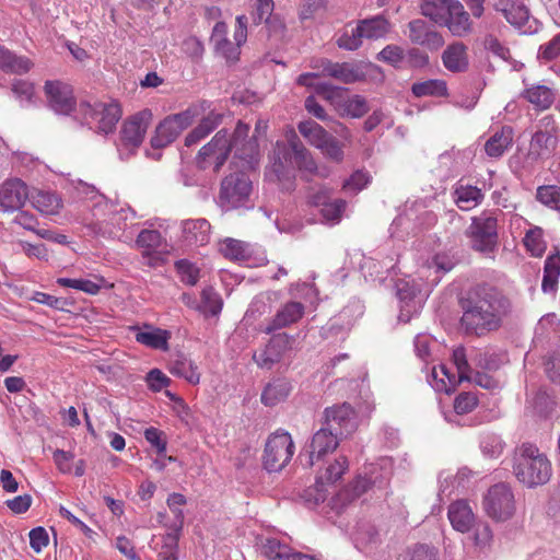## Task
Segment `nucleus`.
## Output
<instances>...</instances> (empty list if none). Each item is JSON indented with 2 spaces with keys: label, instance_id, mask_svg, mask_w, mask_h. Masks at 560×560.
<instances>
[{
  "label": "nucleus",
  "instance_id": "5",
  "mask_svg": "<svg viewBox=\"0 0 560 560\" xmlns=\"http://www.w3.org/2000/svg\"><path fill=\"white\" fill-rule=\"evenodd\" d=\"M513 472L528 488L545 485L551 477V464L540 450L529 442L515 448Z\"/></svg>",
  "mask_w": 560,
  "mask_h": 560
},
{
  "label": "nucleus",
  "instance_id": "53",
  "mask_svg": "<svg viewBox=\"0 0 560 560\" xmlns=\"http://www.w3.org/2000/svg\"><path fill=\"white\" fill-rule=\"evenodd\" d=\"M57 283L65 288H72L88 294L95 295L102 289L104 279L97 278L96 281H93L90 279L58 278Z\"/></svg>",
  "mask_w": 560,
  "mask_h": 560
},
{
  "label": "nucleus",
  "instance_id": "45",
  "mask_svg": "<svg viewBox=\"0 0 560 560\" xmlns=\"http://www.w3.org/2000/svg\"><path fill=\"white\" fill-rule=\"evenodd\" d=\"M349 463L346 456L337 457L332 463H329L316 476V483L318 487L335 483L339 480L345 471L348 469Z\"/></svg>",
  "mask_w": 560,
  "mask_h": 560
},
{
  "label": "nucleus",
  "instance_id": "31",
  "mask_svg": "<svg viewBox=\"0 0 560 560\" xmlns=\"http://www.w3.org/2000/svg\"><path fill=\"white\" fill-rule=\"evenodd\" d=\"M304 305L296 301L287 302L278 310L272 320L261 330L270 334L273 330L290 326L302 318L304 315Z\"/></svg>",
  "mask_w": 560,
  "mask_h": 560
},
{
  "label": "nucleus",
  "instance_id": "18",
  "mask_svg": "<svg viewBox=\"0 0 560 560\" xmlns=\"http://www.w3.org/2000/svg\"><path fill=\"white\" fill-rule=\"evenodd\" d=\"M45 95L50 109L56 114L69 115L75 108L72 88L60 81H47Z\"/></svg>",
  "mask_w": 560,
  "mask_h": 560
},
{
  "label": "nucleus",
  "instance_id": "37",
  "mask_svg": "<svg viewBox=\"0 0 560 560\" xmlns=\"http://www.w3.org/2000/svg\"><path fill=\"white\" fill-rule=\"evenodd\" d=\"M453 198L459 209L469 211L481 203L483 194L478 187L459 182L454 188Z\"/></svg>",
  "mask_w": 560,
  "mask_h": 560
},
{
  "label": "nucleus",
  "instance_id": "28",
  "mask_svg": "<svg viewBox=\"0 0 560 560\" xmlns=\"http://www.w3.org/2000/svg\"><path fill=\"white\" fill-rule=\"evenodd\" d=\"M441 26H445L452 35L464 37L472 30V22L469 13L465 10L459 0L452 2V7Z\"/></svg>",
  "mask_w": 560,
  "mask_h": 560
},
{
  "label": "nucleus",
  "instance_id": "30",
  "mask_svg": "<svg viewBox=\"0 0 560 560\" xmlns=\"http://www.w3.org/2000/svg\"><path fill=\"white\" fill-rule=\"evenodd\" d=\"M322 74L335 78L343 83H354L362 81L365 77L362 67L350 62H331L322 60Z\"/></svg>",
  "mask_w": 560,
  "mask_h": 560
},
{
  "label": "nucleus",
  "instance_id": "7",
  "mask_svg": "<svg viewBox=\"0 0 560 560\" xmlns=\"http://www.w3.org/2000/svg\"><path fill=\"white\" fill-rule=\"evenodd\" d=\"M208 107V103L202 102L188 107L182 113L164 118L155 129V133L151 139V145L160 149L172 143Z\"/></svg>",
  "mask_w": 560,
  "mask_h": 560
},
{
  "label": "nucleus",
  "instance_id": "19",
  "mask_svg": "<svg viewBox=\"0 0 560 560\" xmlns=\"http://www.w3.org/2000/svg\"><path fill=\"white\" fill-rule=\"evenodd\" d=\"M289 347L290 337L283 332L276 334L264 348L254 352L253 360L260 369L270 370L276 363L280 362Z\"/></svg>",
  "mask_w": 560,
  "mask_h": 560
},
{
  "label": "nucleus",
  "instance_id": "57",
  "mask_svg": "<svg viewBox=\"0 0 560 560\" xmlns=\"http://www.w3.org/2000/svg\"><path fill=\"white\" fill-rule=\"evenodd\" d=\"M436 551L427 545L417 544L402 550L396 560H435Z\"/></svg>",
  "mask_w": 560,
  "mask_h": 560
},
{
  "label": "nucleus",
  "instance_id": "32",
  "mask_svg": "<svg viewBox=\"0 0 560 560\" xmlns=\"http://www.w3.org/2000/svg\"><path fill=\"white\" fill-rule=\"evenodd\" d=\"M352 539L355 548L366 555L374 552L381 542L378 530L370 523L358 524Z\"/></svg>",
  "mask_w": 560,
  "mask_h": 560
},
{
  "label": "nucleus",
  "instance_id": "15",
  "mask_svg": "<svg viewBox=\"0 0 560 560\" xmlns=\"http://www.w3.org/2000/svg\"><path fill=\"white\" fill-rule=\"evenodd\" d=\"M294 454V443L285 431H277L266 442L264 466L268 471H280Z\"/></svg>",
  "mask_w": 560,
  "mask_h": 560
},
{
  "label": "nucleus",
  "instance_id": "55",
  "mask_svg": "<svg viewBox=\"0 0 560 560\" xmlns=\"http://www.w3.org/2000/svg\"><path fill=\"white\" fill-rule=\"evenodd\" d=\"M412 93L418 96H444L447 93V86L443 80H427L412 85Z\"/></svg>",
  "mask_w": 560,
  "mask_h": 560
},
{
  "label": "nucleus",
  "instance_id": "59",
  "mask_svg": "<svg viewBox=\"0 0 560 560\" xmlns=\"http://www.w3.org/2000/svg\"><path fill=\"white\" fill-rule=\"evenodd\" d=\"M290 547L277 538H266L261 541V551L270 560H287Z\"/></svg>",
  "mask_w": 560,
  "mask_h": 560
},
{
  "label": "nucleus",
  "instance_id": "23",
  "mask_svg": "<svg viewBox=\"0 0 560 560\" xmlns=\"http://www.w3.org/2000/svg\"><path fill=\"white\" fill-rule=\"evenodd\" d=\"M338 445V433H334L326 428L316 431L310 444L308 464L314 466L320 460H324L328 454L336 451Z\"/></svg>",
  "mask_w": 560,
  "mask_h": 560
},
{
  "label": "nucleus",
  "instance_id": "39",
  "mask_svg": "<svg viewBox=\"0 0 560 560\" xmlns=\"http://www.w3.org/2000/svg\"><path fill=\"white\" fill-rule=\"evenodd\" d=\"M223 115L217 112H210L185 137V145L191 147L205 139L221 122Z\"/></svg>",
  "mask_w": 560,
  "mask_h": 560
},
{
  "label": "nucleus",
  "instance_id": "1",
  "mask_svg": "<svg viewBox=\"0 0 560 560\" xmlns=\"http://www.w3.org/2000/svg\"><path fill=\"white\" fill-rule=\"evenodd\" d=\"M455 265V256L445 250L419 257L417 277L408 276L395 283L399 307L398 320L408 323L412 317L419 315L429 292Z\"/></svg>",
  "mask_w": 560,
  "mask_h": 560
},
{
  "label": "nucleus",
  "instance_id": "21",
  "mask_svg": "<svg viewBox=\"0 0 560 560\" xmlns=\"http://www.w3.org/2000/svg\"><path fill=\"white\" fill-rule=\"evenodd\" d=\"M435 222V215L431 211H421L418 213V208L416 203H412L410 207H406L404 213H400L390 225L392 235L402 236L400 234L401 231H407L411 228L412 230L419 229L422 226L432 225Z\"/></svg>",
  "mask_w": 560,
  "mask_h": 560
},
{
  "label": "nucleus",
  "instance_id": "12",
  "mask_svg": "<svg viewBox=\"0 0 560 560\" xmlns=\"http://www.w3.org/2000/svg\"><path fill=\"white\" fill-rule=\"evenodd\" d=\"M136 213L130 208H120L112 203V208L102 209L98 217H93L94 220L91 222V228L97 234L106 237H118L125 241L131 238L129 235H125L124 231L127 226V220L135 219Z\"/></svg>",
  "mask_w": 560,
  "mask_h": 560
},
{
  "label": "nucleus",
  "instance_id": "44",
  "mask_svg": "<svg viewBox=\"0 0 560 560\" xmlns=\"http://www.w3.org/2000/svg\"><path fill=\"white\" fill-rule=\"evenodd\" d=\"M33 63L25 57L14 55L0 46V68L9 73L22 74L31 70Z\"/></svg>",
  "mask_w": 560,
  "mask_h": 560
},
{
  "label": "nucleus",
  "instance_id": "3",
  "mask_svg": "<svg viewBox=\"0 0 560 560\" xmlns=\"http://www.w3.org/2000/svg\"><path fill=\"white\" fill-rule=\"evenodd\" d=\"M283 137L272 149L265 176L268 182L278 184L282 190H291L295 179L294 166L310 175L317 174L318 167L293 128L285 129Z\"/></svg>",
  "mask_w": 560,
  "mask_h": 560
},
{
  "label": "nucleus",
  "instance_id": "24",
  "mask_svg": "<svg viewBox=\"0 0 560 560\" xmlns=\"http://www.w3.org/2000/svg\"><path fill=\"white\" fill-rule=\"evenodd\" d=\"M74 198L92 202V214L98 217L102 209L112 208V202L96 188L81 179H69L66 187Z\"/></svg>",
  "mask_w": 560,
  "mask_h": 560
},
{
  "label": "nucleus",
  "instance_id": "52",
  "mask_svg": "<svg viewBox=\"0 0 560 560\" xmlns=\"http://www.w3.org/2000/svg\"><path fill=\"white\" fill-rule=\"evenodd\" d=\"M300 133L315 148L323 147L330 136L320 125L313 120L301 121L298 125Z\"/></svg>",
  "mask_w": 560,
  "mask_h": 560
},
{
  "label": "nucleus",
  "instance_id": "10",
  "mask_svg": "<svg viewBox=\"0 0 560 560\" xmlns=\"http://www.w3.org/2000/svg\"><path fill=\"white\" fill-rule=\"evenodd\" d=\"M558 144L557 127L551 117H544L538 125V129L532 136L525 164L533 166L536 163L549 159Z\"/></svg>",
  "mask_w": 560,
  "mask_h": 560
},
{
  "label": "nucleus",
  "instance_id": "63",
  "mask_svg": "<svg viewBox=\"0 0 560 560\" xmlns=\"http://www.w3.org/2000/svg\"><path fill=\"white\" fill-rule=\"evenodd\" d=\"M340 110L347 116L359 118L368 112V104L363 96L352 95L343 101Z\"/></svg>",
  "mask_w": 560,
  "mask_h": 560
},
{
  "label": "nucleus",
  "instance_id": "25",
  "mask_svg": "<svg viewBox=\"0 0 560 560\" xmlns=\"http://www.w3.org/2000/svg\"><path fill=\"white\" fill-rule=\"evenodd\" d=\"M180 231L182 241L187 246H205L211 238V225L202 218L183 220Z\"/></svg>",
  "mask_w": 560,
  "mask_h": 560
},
{
  "label": "nucleus",
  "instance_id": "8",
  "mask_svg": "<svg viewBox=\"0 0 560 560\" xmlns=\"http://www.w3.org/2000/svg\"><path fill=\"white\" fill-rule=\"evenodd\" d=\"M453 361L456 366V374L452 373L445 364L432 366L431 373L428 375V382L435 392L450 394L459 383L470 380V369L463 348L453 351Z\"/></svg>",
  "mask_w": 560,
  "mask_h": 560
},
{
  "label": "nucleus",
  "instance_id": "41",
  "mask_svg": "<svg viewBox=\"0 0 560 560\" xmlns=\"http://www.w3.org/2000/svg\"><path fill=\"white\" fill-rule=\"evenodd\" d=\"M291 392V385L282 378L268 383L261 393V402L267 407H273L287 399Z\"/></svg>",
  "mask_w": 560,
  "mask_h": 560
},
{
  "label": "nucleus",
  "instance_id": "29",
  "mask_svg": "<svg viewBox=\"0 0 560 560\" xmlns=\"http://www.w3.org/2000/svg\"><path fill=\"white\" fill-rule=\"evenodd\" d=\"M130 330L135 332L137 342L155 350H168V340L171 334L152 325H144L143 327L131 326Z\"/></svg>",
  "mask_w": 560,
  "mask_h": 560
},
{
  "label": "nucleus",
  "instance_id": "16",
  "mask_svg": "<svg viewBox=\"0 0 560 560\" xmlns=\"http://www.w3.org/2000/svg\"><path fill=\"white\" fill-rule=\"evenodd\" d=\"M497 219L489 215L476 217L467 230L471 247L480 253L490 254L498 244Z\"/></svg>",
  "mask_w": 560,
  "mask_h": 560
},
{
  "label": "nucleus",
  "instance_id": "6",
  "mask_svg": "<svg viewBox=\"0 0 560 560\" xmlns=\"http://www.w3.org/2000/svg\"><path fill=\"white\" fill-rule=\"evenodd\" d=\"M393 475V459L382 457L365 466L363 475H359L347 489L337 495V501L343 498L355 499L369 490L385 489Z\"/></svg>",
  "mask_w": 560,
  "mask_h": 560
},
{
  "label": "nucleus",
  "instance_id": "14",
  "mask_svg": "<svg viewBox=\"0 0 560 560\" xmlns=\"http://www.w3.org/2000/svg\"><path fill=\"white\" fill-rule=\"evenodd\" d=\"M152 119V113L144 109L125 121L117 150L121 159L128 158L142 143Z\"/></svg>",
  "mask_w": 560,
  "mask_h": 560
},
{
  "label": "nucleus",
  "instance_id": "22",
  "mask_svg": "<svg viewBox=\"0 0 560 560\" xmlns=\"http://www.w3.org/2000/svg\"><path fill=\"white\" fill-rule=\"evenodd\" d=\"M28 197L26 184L19 178L8 179L0 187V207L4 211L20 210Z\"/></svg>",
  "mask_w": 560,
  "mask_h": 560
},
{
  "label": "nucleus",
  "instance_id": "17",
  "mask_svg": "<svg viewBox=\"0 0 560 560\" xmlns=\"http://www.w3.org/2000/svg\"><path fill=\"white\" fill-rule=\"evenodd\" d=\"M308 202L319 209L323 222L330 225L338 224L347 209V202L343 199H332L331 190L327 187H318L311 192Z\"/></svg>",
  "mask_w": 560,
  "mask_h": 560
},
{
  "label": "nucleus",
  "instance_id": "54",
  "mask_svg": "<svg viewBox=\"0 0 560 560\" xmlns=\"http://www.w3.org/2000/svg\"><path fill=\"white\" fill-rule=\"evenodd\" d=\"M197 308L205 315H218L222 310V300L212 288H205L201 292V302Z\"/></svg>",
  "mask_w": 560,
  "mask_h": 560
},
{
  "label": "nucleus",
  "instance_id": "56",
  "mask_svg": "<svg viewBox=\"0 0 560 560\" xmlns=\"http://www.w3.org/2000/svg\"><path fill=\"white\" fill-rule=\"evenodd\" d=\"M536 199L545 207L560 211V186L542 185L536 190Z\"/></svg>",
  "mask_w": 560,
  "mask_h": 560
},
{
  "label": "nucleus",
  "instance_id": "49",
  "mask_svg": "<svg viewBox=\"0 0 560 560\" xmlns=\"http://www.w3.org/2000/svg\"><path fill=\"white\" fill-rule=\"evenodd\" d=\"M454 1L455 0H424L420 7L421 13L441 26Z\"/></svg>",
  "mask_w": 560,
  "mask_h": 560
},
{
  "label": "nucleus",
  "instance_id": "34",
  "mask_svg": "<svg viewBox=\"0 0 560 560\" xmlns=\"http://www.w3.org/2000/svg\"><path fill=\"white\" fill-rule=\"evenodd\" d=\"M494 8L504 15L511 25L517 28H522L529 19L528 9L514 0H499Z\"/></svg>",
  "mask_w": 560,
  "mask_h": 560
},
{
  "label": "nucleus",
  "instance_id": "47",
  "mask_svg": "<svg viewBox=\"0 0 560 560\" xmlns=\"http://www.w3.org/2000/svg\"><path fill=\"white\" fill-rule=\"evenodd\" d=\"M358 25L363 38L366 39L382 38L389 32V23L382 15L361 20Z\"/></svg>",
  "mask_w": 560,
  "mask_h": 560
},
{
  "label": "nucleus",
  "instance_id": "26",
  "mask_svg": "<svg viewBox=\"0 0 560 560\" xmlns=\"http://www.w3.org/2000/svg\"><path fill=\"white\" fill-rule=\"evenodd\" d=\"M447 518L452 528L462 534L469 533L478 521L470 503L464 499L456 500L450 504Z\"/></svg>",
  "mask_w": 560,
  "mask_h": 560
},
{
  "label": "nucleus",
  "instance_id": "51",
  "mask_svg": "<svg viewBox=\"0 0 560 560\" xmlns=\"http://www.w3.org/2000/svg\"><path fill=\"white\" fill-rule=\"evenodd\" d=\"M523 244L533 257H541L547 249L544 230L540 226L530 225L525 233Z\"/></svg>",
  "mask_w": 560,
  "mask_h": 560
},
{
  "label": "nucleus",
  "instance_id": "43",
  "mask_svg": "<svg viewBox=\"0 0 560 560\" xmlns=\"http://www.w3.org/2000/svg\"><path fill=\"white\" fill-rule=\"evenodd\" d=\"M560 277V254L557 252L550 254L544 267V278L541 289L545 293H555L558 288V280Z\"/></svg>",
  "mask_w": 560,
  "mask_h": 560
},
{
  "label": "nucleus",
  "instance_id": "20",
  "mask_svg": "<svg viewBox=\"0 0 560 560\" xmlns=\"http://www.w3.org/2000/svg\"><path fill=\"white\" fill-rule=\"evenodd\" d=\"M326 423L329 430H339L338 434H349L358 427V417L353 408L343 402L325 409Z\"/></svg>",
  "mask_w": 560,
  "mask_h": 560
},
{
  "label": "nucleus",
  "instance_id": "36",
  "mask_svg": "<svg viewBox=\"0 0 560 560\" xmlns=\"http://www.w3.org/2000/svg\"><path fill=\"white\" fill-rule=\"evenodd\" d=\"M442 61L448 71H465L468 68L467 47L459 42L448 45L442 54Z\"/></svg>",
  "mask_w": 560,
  "mask_h": 560
},
{
  "label": "nucleus",
  "instance_id": "58",
  "mask_svg": "<svg viewBox=\"0 0 560 560\" xmlns=\"http://www.w3.org/2000/svg\"><path fill=\"white\" fill-rule=\"evenodd\" d=\"M12 92L22 106H30L37 101L34 84L28 81L15 80L12 84Z\"/></svg>",
  "mask_w": 560,
  "mask_h": 560
},
{
  "label": "nucleus",
  "instance_id": "61",
  "mask_svg": "<svg viewBox=\"0 0 560 560\" xmlns=\"http://www.w3.org/2000/svg\"><path fill=\"white\" fill-rule=\"evenodd\" d=\"M371 175L366 171L354 172L342 185V189L346 194L357 195L361 190L368 187L371 183Z\"/></svg>",
  "mask_w": 560,
  "mask_h": 560
},
{
  "label": "nucleus",
  "instance_id": "27",
  "mask_svg": "<svg viewBox=\"0 0 560 560\" xmlns=\"http://www.w3.org/2000/svg\"><path fill=\"white\" fill-rule=\"evenodd\" d=\"M409 38L413 44L435 51L444 45L443 36L421 19L409 22Z\"/></svg>",
  "mask_w": 560,
  "mask_h": 560
},
{
  "label": "nucleus",
  "instance_id": "11",
  "mask_svg": "<svg viewBox=\"0 0 560 560\" xmlns=\"http://www.w3.org/2000/svg\"><path fill=\"white\" fill-rule=\"evenodd\" d=\"M241 168L240 173L230 174L222 180L219 200L224 210L248 208L252 183L245 174L247 170Z\"/></svg>",
  "mask_w": 560,
  "mask_h": 560
},
{
  "label": "nucleus",
  "instance_id": "33",
  "mask_svg": "<svg viewBox=\"0 0 560 560\" xmlns=\"http://www.w3.org/2000/svg\"><path fill=\"white\" fill-rule=\"evenodd\" d=\"M210 42L213 45L215 52L228 61L237 60L240 51H237V47L228 39V26L225 23L218 22L214 25Z\"/></svg>",
  "mask_w": 560,
  "mask_h": 560
},
{
  "label": "nucleus",
  "instance_id": "38",
  "mask_svg": "<svg viewBox=\"0 0 560 560\" xmlns=\"http://www.w3.org/2000/svg\"><path fill=\"white\" fill-rule=\"evenodd\" d=\"M522 97L530 103L535 109L545 110L549 108L555 101L553 91L542 84L526 85L522 92Z\"/></svg>",
  "mask_w": 560,
  "mask_h": 560
},
{
  "label": "nucleus",
  "instance_id": "50",
  "mask_svg": "<svg viewBox=\"0 0 560 560\" xmlns=\"http://www.w3.org/2000/svg\"><path fill=\"white\" fill-rule=\"evenodd\" d=\"M219 250L224 257L236 261H246L250 255L249 244L230 237L220 243Z\"/></svg>",
  "mask_w": 560,
  "mask_h": 560
},
{
  "label": "nucleus",
  "instance_id": "2",
  "mask_svg": "<svg viewBox=\"0 0 560 560\" xmlns=\"http://www.w3.org/2000/svg\"><path fill=\"white\" fill-rule=\"evenodd\" d=\"M249 126L238 121L232 136L226 129L219 130L209 143L203 145L197 164L202 170L218 172L233 151V164L244 170H255L259 163V149L256 137L248 138Z\"/></svg>",
  "mask_w": 560,
  "mask_h": 560
},
{
  "label": "nucleus",
  "instance_id": "46",
  "mask_svg": "<svg viewBox=\"0 0 560 560\" xmlns=\"http://www.w3.org/2000/svg\"><path fill=\"white\" fill-rule=\"evenodd\" d=\"M513 131L511 127H503L495 132L485 144L486 153L492 158L501 156L512 144Z\"/></svg>",
  "mask_w": 560,
  "mask_h": 560
},
{
  "label": "nucleus",
  "instance_id": "9",
  "mask_svg": "<svg viewBox=\"0 0 560 560\" xmlns=\"http://www.w3.org/2000/svg\"><path fill=\"white\" fill-rule=\"evenodd\" d=\"M482 509L494 522H506L516 513V500L512 488L503 482L493 485L482 499Z\"/></svg>",
  "mask_w": 560,
  "mask_h": 560
},
{
  "label": "nucleus",
  "instance_id": "4",
  "mask_svg": "<svg viewBox=\"0 0 560 560\" xmlns=\"http://www.w3.org/2000/svg\"><path fill=\"white\" fill-rule=\"evenodd\" d=\"M508 310V301L494 288H480L477 299L465 311L462 322L468 329L494 328Z\"/></svg>",
  "mask_w": 560,
  "mask_h": 560
},
{
  "label": "nucleus",
  "instance_id": "40",
  "mask_svg": "<svg viewBox=\"0 0 560 560\" xmlns=\"http://www.w3.org/2000/svg\"><path fill=\"white\" fill-rule=\"evenodd\" d=\"M31 202L33 207L45 215H54L59 213L62 208L61 198L47 190H36L31 195Z\"/></svg>",
  "mask_w": 560,
  "mask_h": 560
},
{
  "label": "nucleus",
  "instance_id": "62",
  "mask_svg": "<svg viewBox=\"0 0 560 560\" xmlns=\"http://www.w3.org/2000/svg\"><path fill=\"white\" fill-rule=\"evenodd\" d=\"M296 83L313 89L316 93L329 97L332 91L330 86L319 80V73L307 72L298 77Z\"/></svg>",
  "mask_w": 560,
  "mask_h": 560
},
{
  "label": "nucleus",
  "instance_id": "13",
  "mask_svg": "<svg viewBox=\"0 0 560 560\" xmlns=\"http://www.w3.org/2000/svg\"><path fill=\"white\" fill-rule=\"evenodd\" d=\"M80 113L83 116L84 122L90 128H94L97 132L102 133L112 132L121 116L119 105L115 102H97L93 105L82 103L80 105Z\"/></svg>",
  "mask_w": 560,
  "mask_h": 560
},
{
  "label": "nucleus",
  "instance_id": "42",
  "mask_svg": "<svg viewBox=\"0 0 560 560\" xmlns=\"http://www.w3.org/2000/svg\"><path fill=\"white\" fill-rule=\"evenodd\" d=\"M470 540L476 551L488 552L492 548L494 534L489 523L477 521L470 529Z\"/></svg>",
  "mask_w": 560,
  "mask_h": 560
},
{
  "label": "nucleus",
  "instance_id": "60",
  "mask_svg": "<svg viewBox=\"0 0 560 560\" xmlns=\"http://www.w3.org/2000/svg\"><path fill=\"white\" fill-rule=\"evenodd\" d=\"M504 443L494 433H483L480 439V450L485 456L495 458L503 452Z\"/></svg>",
  "mask_w": 560,
  "mask_h": 560
},
{
  "label": "nucleus",
  "instance_id": "48",
  "mask_svg": "<svg viewBox=\"0 0 560 560\" xmlns=\"http://www.w3.org/2000/svg\"><path fill=\"white\" fill-rule=\"evenodd\" d=\"M170 372L196 385L200 382V373L195 362L186 357H178L170 366Z\"/></svg>",
  "mask_w": 560,
  "mask_h": 560
},
{
  "label": "nucleus",
  "instance_id": "64",
  "mask_svg": "<svg viewBox=\"0 0 560 560\" xmlns=\"http://www.w3.org/2000/svg\"><path fill=\"white\" fill-rule=\"evenodd\" d=\"M362 33L359 31V25L351 30H345L339 36L337 44L340 48L347 50H355L362 45Z\"/></svg>",
  "mask_w": 560,
  "mask_h": 560
},
{
  "label": "nucleus",
  "instance_id": "35",
  "mask_svg": "<svg viewBox=\"0 0 560 560\" xmlns=\"http://www.w3.org/2000/svg\"><path fill=\"white\" fill-rule=\"evenodd\" d=\"M162 235L159 231L143 229L136 240V247L142 250L143 258L148 259L149 266L156 265V257L153 255L162 245Z\"/></svg>",
  "mask_w": 560,
  "mask_h": 560
}]
</instances>
